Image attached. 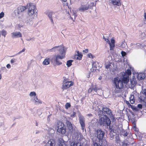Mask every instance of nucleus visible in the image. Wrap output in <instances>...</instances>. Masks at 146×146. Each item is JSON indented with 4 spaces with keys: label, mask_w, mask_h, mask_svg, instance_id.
Instances as JSON below:
<instances>
[{
    "label": "nucleus",
    "mask_w": 146,
    "mask_h": 146,
    "mask_svg": "<svg viewBox=\"0 0 146 146\" xmlns=\"http://www.w3.org/2000/svg\"><path fill=\"white\" fill-rule=\"evenodd\" d=\"M66 123L69 132L72 133V138L75 139L74 141L71 143L70 146H81V144L85 139L83 138L80 132L78 130L73 129L72 124L70 121H67Z\"/></svg>",
    "instance_id": "f257e3e1"
},
{
    "label": "nucleus",
    "mask_w": 146,
    "mask_h": 146,
    "mask_svg": "<svg viewBox=\"0 0 146 146\" xmlns=\"http://www.w3.org/2000/svg\"><path fill=\"white\" fill-rule=\"evenodd\" d=\"M48 51L49 52H56L59 53L55 56H53L51 59V62L53 63L54 66L62 64V62L59 61L58 59H62L65 57V52L63 45L55 46L50 49H48Z\"/></svg>",
    "instance_id": "f03ea898"
},
{
    "label": "nucleus",
    "mask_w": 146,
    "mask_h": 146,
    "mask_svg": "<svg viewBox=\"0 0 146 146\" xmlns=\"http://www.w3.org/2000/svg\"><path fill=\"white\" fill-rule=\"evenodd\" d=\"M98 109L97 112L96 113L99 116H102L108 115L111 119L113 118L111 110L107 108H104L101 106Z\"/></svg>",
    "instance_id": "7ed1b4c3"
},
{
    "label": "nucleus",
    "mask_w": 146,
    "mask_h": 146,
    "mask_svg": "<svg viewBox=\"0 0 146 146\" xmlns=\"http://www.w3.org/2000/svg\"><path fill=\"white\" fill-rule=\"evenodd\" d=\"M113 82L116 88L115 90V93H118L121 92V89L123 88V83H124L122 78L121 80L118 77L114 78Z\"/></svg>",
    "instance_id": "20e7f679"
},
{
    "label": "nucleus",
    "mask_w": 146,
    "mask_h": 146,
    "mask_svg": "<svg viewBox=\"0 0 146 146\" xmlns=\"http://www.w3.org/2000/svg\"><path fill=\"white\" fill-rule=\"evenodd\" d=\"M27 9H28L27 11L28 15L29 16L34 17L36 10L35 5L32 3H29L27 5Z\"/></svg>",
    "instance_id": "39448f33"
},
{
    "label": "nucleus",
    "mask_w": 146,
    "mask_h": 146,
    "mask_svg": "<svg viewBox=\"0 0 146 146\" xmlns=\"http://www.w3.org/2000/svg\"><path fill=\"white\" fill-rule=\"evenodd\" d=\"M100 117V116H99ZM99 119L98 123L101 125L105 126H110L111 124V121L110 119L107 115L101 116Z\"/></svg>",
    "instance_id": "423d86ee"
},
{
    "label": "nucleus",
    "mask_w": 146,
    "mask_h": 146,
    "mask_svg": "<svg viewBox=\"0 0 146 146\" xmlns=\"http://www.w3.org/2000/svg\"><path fill=\"white\" fill-rule=\"evenodd\" d=\"M131 72L130 70L127 69L125 72H122V75L123 76L122 79L125 84L127 83L129 81V76L131 74Z\"/></svg>",
    "instance_id": "0eeeda50"
},
{
    "label": "nucleus",
    "mask_w": 146,
    "mask_h": 146,
    "mask_svg": "<svg viewBox=\"0 0 146 146\" xmlns=\"http://www.w3.org/2000/svg\"><path fill=\"white\" fill-rule=\"evenodd\" d=\"M26 9L27 6H19L17 9L15 10L13 15L19 17L21 14V13L25 10Z\"/></svg>",
    "instance_id": "6e6552de"
},
{
    "label": "nucleus",
    "mask_w": 146,
    "mask_h": 146,
    "mask_svg": "<svg viewBox=\"0 0 146 146\" xmlns=\"http://www.w3.org/2000/svg\"><path fill=\"white\" fill-rule=\"evenodd\" d=\"M98 92L100 91L101 92H102V90L100 87L97 86L96 85L94 86L92 84L91 87L88 90V92L91 93L92 92L94 94H98Z\"/></svg>",
    "instance_id": "1a4fd4ad"
},
{
    "label": "nucleus",
    "mask_w": 146,
    "mask_h": 146,
    "mask_svg": "<svg viewBox=\"0 0 146 146\" xmlns=\"http://www.w3.org/2000/svg\"><path fill=\"white\" fill-rule=\"evenodd\" d=\"M90 8L89 4L87 2H83L82 3L78 9L80 12H84Z\"/></svg>",
    "instance_id": "9d476101"
},
{
    "label": "nucleus",
    "mask_w": 146,
    "mask_h": 146,
    "mask_svg": "<svg viewBox=\"0 0 146 146\" xmlns=\"http://www.w3.org/2000/svg\"><path fill=\"white\" fill-rule=\"evenodd\" d=\"M58 127L57 131L58 132L62 134L65 133L66 130L64 126V124L63 123L59 122L58 123Z\"/></svg>",
    "instance_id": "9b49d317"
},
{
    "label": "nucleus",
    "mask_w": 146,
    "mask_h": 146,
    "mask_svg": "<svg viewBox=\"0 0 146 146\" xmlns=\"http://www.w3.org/2000/svg\"><path fill=\"white\" fill-rule=\"evenodd\" d=\"M103 39L105 40L109 45L110 47V50H113L115 47V40L112 38L111 40V42L108 39L105 38L104 36H103Z\"/></svg>",
    "instance_id": "f8f14e48"
},
{
    "label": "nucleus",
    "mask_w": 146,
    "mask_h": 146,
    "mask_svg": "<svg viewBox=\"0 0 146 146\" xmlns=\"http://www.w3.org/2000/svg\"><path fill=\"white\" fill-rule=\"evenodd\" d=\"M73 83L72 81L63 82L62 83V91L66 90L73 84Z\"/></svg>",
    "instance_id": "ddd939ff"
},
{
    "label": "nucleus",
    "mask_w": 146,
    "mask_h": 146,
    "mask_svg": "<svg viewBox=\"0 0 146 146\" xmlns=\"http://www.w3.org/2000/svg\"><path fill=\"white\" fill-rule=\"evenodd\" d=\"M78 119L81 125V129L84 131L85 128V118L83 116L81 115H80L79 116Z\"/></svg>",
    "instance_id": "4468645a"
},
{
    "label": "nucleus",
    "mask_w": 146,
    "mask_h": 146,
    "mask_svg": "<svg viewBox=\"0 0 146 146\" xmlns=\"http://www.w3.org/2000/svg\"><path fill=\"white\" fill-rule=\"evenodd\" d=\"M96 132L97 137L98 139L100 140H102L104 135V132L101 129H99L97 130Z\"/></svg>",
    "instance_id": "2eb2a0df"
},
{
    "label": "nucleus",
    "mask_w": 146,
    "mask_h": 146,
    "mask_svg": "<svg viewBox=\"0 0 146 146\" xmlns=\"http://www.w3.org/2000/svg\"><path fill=\"white\" fill-rule=\"evenodd\" d=\"M34 18L33 16H28L23 20V22L28 25H31L33 23V20Z\"/></svg>",
    "instance_id": "dca6fc26"
},
{
    "label": "nucleus",
    "mask_w": 146,
    "mask_h": 146,
    "mask_svg": "<svg viewBox=\"0 0 146 146\" xmlns=\"http://www.w3.org/2000/svg\"><path fill=\"white\" fill-rule=\"evenodd\" d=\"M46 15L48 16L52 23L53 24V19H55L56 17L55 13L52 11H49L46 13Z\"/></svg>",
    "instance_id": "f3484780"
},
{
    "label": "nucleus",
    "mask_w": 146,
    "mask_h": 146,
    "mask_svg": "<svg viewBox=\"0 0 146 146\" xmlns=\"http://www.w3.org/2000/svg\"><path fill=\"white\" fill-rule=\"evenodd\" d=\"M11 36L12 38H14L18 37H21L22 35L19 32H15L11 33Z\"/></svg>",
    "instance_id": "a211bd4d"
},
{
    "label": "nucleus",
    "mask_w": 146,
    "mask_h": 146,
    "mask_svg": "<svg viewBox=\"0 0 146 146\" xmlns=\"http://www.w3.org/2000/svg\"><path fill=\"white\" fill-rule=\"evenodd\" d=\"M110 3L115 6L121 5L120 0H109Z\"/></svg>",
    "instance_id": "6ab92c4d"
},
{
    "label": "nucleus",
    "mask_w": 146,
    "mask_h": 146,
    "mask_svg": "<svg viewBox=\"0 0 146 146\" xmlns=\"http://www.w3.org/2000/svg\"><path fill=\"white\" fill-rule=\"evenodd\" d=\"M55 140L53 139H50L46 144L45 146H55Z\"/></svg>",
    "instance_id": "aec40b11"
},
{
    "label": "nucleus",
    "mask_w": 146,
    "mask_h": 146,
    "mask_svg": "<svg viewBox=\"0 0 146 146\" xmlns=\"http://www.w3.org/2000/svg\"><path fill=\"white\" fill-rule=\"evenodd\" d=\"M136 76L138 79L139 80H142L145 77V74L143 73L137 74Z\"/></svg>",
    "instance_id": "412c9836"
},
{
    "label": "nucleus",
    "mask_w": 146,
    "mask_h": 146,
    "mask_svg": "<svg viewBox=\"0 0 146 146\" xmlns=\"http://www.w3.org/2000/svg\"><path fill=\"white\" fill-rule=\"evenodd\" d=\"M92 68H94L96 69L99 68L100 67L99 63L97 62H93L92 64Z\"/></svg>",
    "instance_id": "4be33fe9"
},
{
    "label": "nucleus",
    "mask_w": 146,
    "mask_h": 146,
    "mask_svg": "<svg viewBox=\"0 0 146 146\" xmlns=\"http://www.w3.org/2000/svg\"><path fill=\"white\" fill-rule=\"evenodd\" d=\"M130 84L129 86L130 88H133L136 84V82L135 80H130Z\"/></svg>",
    "instance_id": "5701e85b"
},
{
    "label": "nucleus",
    "mask_w": 146,
    "mask_h": 146,
    "mask_svg": "<svg viewBox=\"0 0 146 146\" xmlns=\"http://www.w3.org/2000/svg\"><path fill=\"white\" fill-rule=\"evenodd\" d=\"M58 146H66L63 140L62 139H60L58 140Z\"/></svg>",
    "instance_id": "b1692460"
},
{
    "label": "nucleus",
    "mask_w": 146,
    "mask_h": 146,
    "mask_svg": "<svg viewBox=\"0 0 146 146\" xmlns=\"http://www.w3.org/2000/svg\"><path fill=\"white\" fill-rule=\"evenodd\" d=\"M98 102L97 101H95L93 103V109L96 111L97 112L98 110H99L98 109L99 108H99V107H98V106L96 107V106Z\"/></svg>",
    "instance_id": "393cba45"
},
{
    "label": "nucleus",
    "mask_w": 146,
    "mask_h": 146,
    "mask_svg": "<svg viewBox=\"0 0 146 146\" xmlns=\"http://www.w3.org/2000/svg\"><path fill=\"white\" fill-rule=\"evenodd\" d=\"M35 101L34 103L36 105H38L39 104H42V101L38 99L37 97H36L34 99Z\"/></svg>",
    "instance_id": "a878e982"
},
{
    "label": "nucleus",
    "mask_w": 146,
    "mask_h": 146,
    "mask_svg": "<svg viewBox=\"0 0 146 146\" xmlns=\"http://www.w3.org/2000/svg\"><path fill=\"white\" fill-rule=\"evenodd\" d=\"M127 45V43L125 42V40L122 42L121 44H119V46L122 48H125Z\"/></svg>",
    "instance_id": "bb28decb"
},
{
    "label": "nucleus",
    "mask_w": 146,
    "mask_h": 146,
    "mask_svg": "<svg viewBox=\"0 0 146 146\" xmlns=\"http://www.w3.org/2000/svg\"><path fill=\"white\" fill-rule=\"evenodd\" d=\"M114 133L113 131L111 130L110 131V133H109V135L111 140H113L114 138V135L113 134Z\"/></svg>",
    "instance_id": "cd10ccee"
},
{
    "label": "nucleus",
    "mask_w": 146,
    "mask_h": 146,
    "mask_svg": "<svg viewBox=\"0 0 146 146\" xmlns=\"http://www.w3.org/2000/svg\"><path fill=\"white\" fill-rule=\"evenodd\" d=\"M50 63V60L49 58L45 59L43 62V64L44 65H47Z\"/></svg>",
    "instance_id": "c85d7f7f"
},
{
    "label": "nucleus",
    "mask_w": 146,
    "mask_h": 146,
    "mask_svg": "<svg viewBox=\"0 0 146 146\" xmlns=\"http://www.w3.org/2000/svg\"><path fill=\"white\" fill-rule=\"evenodd\" d=\"M1 33L2 36H4L5 37L7 34V32L4 29L2 30L1 32Z\"/></svg>",
    "instance_id": "c756f323"
},
{
    "label": "nucleus",
    "mask_w": 146,
    "mask_h": 146,
    "mask_svg": "<svg viewBox=\"0 0 146 146\" xmlns=\"http://www.w3.org/2000/svg\"><path fill=\"white\" fill-rule=\"evenodd\" d=\"M139 99L141 102H143L145 103H146V97L140 96Z\"/></svg>",
    "instance_id": "7c9ffc66"
},
{
    "label": "nucleus",
    "mask_w": 146,
    "mask_h": 146,
    "mask_svg": "<svg viewBox=\"0 0 146 146\" xmlns=\"http://www.w3.org/2000/svg\"><path fill=\"white\" fill-rule=\"evenodd\" d=\"M73 61L72 60H69L67 61L66 65L68 67H70L72 65V63Z\"/></svg>",
    "instance_id": "2f4dec72"
},
{
    "label": "nucleus",
    "mask_w": 146,
    "mask_h": 146,
    "mask_svg": "<svg viewBox=\"0 0 146 146\" xmlns=\"http://www.w3.org/2000/svg\"><path fill=\"white\" fill-rule=\"evenodd\" d=\"M141 92L145 96V97H146V89H142V90Z\"/></svg>",
    "instance_id": "473e14b6"
},
{
    "label": "nucleus",
    "mask_w": 146,
    "mask_h": 146,
    "mask_svg": "<svg viewBox=\"0 0 146 146\" xmlns=\"http://www.w3.org/2000/svg\"><path fill=\"white\" fill-rule=\"evenodd\" d=\"M29 95L31 96H35L36 95V94L35 92H32L30 93Z\"/></svg>",
    "instance_id": "72a5a7b5"
},
{
    "label": "nucleus",
    "mask_w": 146,
    "mask_h": 146,
    "mask_svg": "<svg viewBox=\"0 0 146 146\" xmlns=\"http://www.w3.org/2000/svg\"><path fill=\"white\" fill-rule=\"evenodd\" d=\"M71 106V105L69 103H67L65 105V108L66 109H68Z\"/></svg>",
    "instance_id": "f704fd0d"
},
{
    "label": "nucleus",
    "mask_w": 146,
    "mask_h": 146,
    "mask_svg": "<svg viewBox=\"0 0 146 146\" xmlns=\"http://www.w3.org/2000/svg\"><path fill=\"white\" fill-rule=\"evenodd\" d=\"M74 58L76 59L80 60L81 59V55L80 56V57H79L78 55L76 54L74 56Z\"/></svg>",
    "instance_id": "c9c22d12"
},
{
    "label": "nucleus",
    "mask_w": 146,
    "mask_h": 146,
    "mask_svg": "<svg viewBox=\"0 0 146 146\" xmlns=\"http://www.w3.org/2000/svg\"><path fill=\"white\" fill-rule=\"evenodd\" d=\"M88 56L90 58L93 59L94 58V56L91 53H89L88 54Z\"/></svg>",
    "instance_id": "e433bc0d"
},
{
    "label": "nucleus",
    "mask_w": 146,
    "mask_h": 146,
    "mask_svg": "<svg viewBox=\"0 0 146 146\" xmlns=\"http://www.w3.org/2000/svg\"><path fill=\"white\" fill-rule=\"evenodd\" d=\"M92 140L93 142L92 146H99L97 143L95 141H94L93 139H92Z\"/></svg>",
    "instance_id": "4c0bfd02"
},
{
    "label": "nucleus",
    "mask_w": 146,
    "mask_h": 146,
    "mask_svg": "<svg viewBox=\"0 0 146 146\" xmlns=\"http://www.w3.org/2000/svg\"><path fill=\"white\" fill-rule=\"evenodd\" d=\"M121 54L122 56L123 57L125 56L126 54V53L125 52L123 51L121 52Z\"/></svg>",
    "instance_id": "58836bf2"
},
{
    "label": "nucleus",
    "mask_w": 146,
    "mask_h": 146,
    "mask_svg": "<svg viewBox=\"0 0 146 146\" xmlns=\"http://www.w3.org/2000/svg\"><path fill=\"white\" fill-rule=\"evenodd\" d=\"M129 143H128L124 142L123 143L122 145L123 146H127L128 145Z\"/></svg>",
    "instance_id": "ea45409f"
},
{
    "label": "nucleus",
    "mask_w": 146,
    "mask_h": 146,
    "mask_svg": "<svg viewBox=\"0 0 146 146\" xmlns=\"http://www.w3.org/2000/svg\"><path fill=\"white\" fill-rule=\"evenodd\" d=\"M134 95H132L130 97V100H135L134 98Z\"/></svg>",
    "instance_id": "a19ab883"
},
{
    "label": "nucleus",
    "mask_w": 146,
    "mask_h": 146,
    "mask_svg": "<svg viewBox=\"0 0 146 146\" xmlns=\"http://www.w3.org/2000/svg\"><path fill=\"white\" fill-rule=\"evenodd\" d=\"M144 23L146 24V14L145 13H144Z\"/></svg>",
    "instance_id": "79ce46f5"
},
{
    "label": "nucleus",
    "mask_w": 146,
    "mask_h": 146,
    "mask_svg": "<svg viewBox=\"0 0 146 146\" xmlns=\"http://www.w3.org/2000/svg\"><path fill=\"white\" fill-rule=\"evenodd\" d=\"M4 13L3 12H2L0 13V19L3 17L4 15Z\"/></svg>",
    "instance_id": "37998d69"
},
{
    "label": "nucleus",
    "mask_w": 146,
    "mask_h": 146,
    "mask_svg": "<svg viewBox=\"0 0 146 146\" xmlns=\"http://www.w3.org/2000/svg\"><path fill=\"white\" fill-rule=\"evenodd\" d=\"M16 60L15 59H11V64H13L15 62Z\"/></svg>",
    "instance_id": "c03bdc74"
},
{
    "label": "nucleus",
    "mask_w": 146,
    "mask_h": 146,
    "mask_svg": "<svg viewBox=\"0 0 146 146\" xmlns=\"http://www.w3.org/2000/svg\"><path fill=\"white\" fill-rule=\"evenodd\" d=\"M76 55H78V56H79V57H80V56L81 55V58H82V54L80 53L79 52V51H78L77 52V54H76Z\"/></svg>",
    "instance_id": "a18cd8bd"
},
{
    "label": "nucleus",
    "mask_w": 146,
    "mask_h": 146,
    "mask_svg": "<svg viewBox=\"0 0 146 146\" xmlns=\"http://www.w3.org/2000/svg\"><path fill=\"white\" fill-rule=\"evenodd\" d=\"M76 115V113L75 112H73L72 114L70 116L71 117H74Z\"/></svg>",
    "instance_id": "49530a36"
},
{
    "label": "nucleus",
    "mask_w": 146,
    "mask_h": 146,
    "mask_svg": "<svg viewBox=\"0 0 146 146\" xmlns=\"http://www.w3.org/2000/svg\"><path fill=\"white\" fill-rule=\"evenodd\" d=\"M94 3H91L90 5H89V7H90V8L94 6Z\"/></svg>",
    "instance_id": "de8ad7c7"
},
{
    "label": "nucleus",
    "mask_w": 146,
    "mask_h": 146,
    "mask_svg": "<svg viewBox=\"0 0 146 146\" xmlns=\"http://www.w3.org/2000/svg\"><path fill=\"white\" fill-rule=\"evenodd\" d=\"M25 49L24 48H23L22 50H21L20 52H19L18 53V54H20L21 53L24 52L25 51Z\"/></svg>",
    "instance_id": "09e8293b"
},
{
    "label": "nucleus",
    "mask_w": 146,
    "mask_h": 146,
    "mask_svg": "<svg viewBox=\"0 0 146 146\" xmlns=\"http://www.w3.org/2000/svg\"><path fill=\"white\" fill-rule=\"evenodd\" d=\"M137 107L140 109H141L142 107V105L141 104H138L137 105Z\"/></svg>",
    "instance_id": "8fccbe9b"
},
{
    "label": "nucleus",
    "mask_w": 146,
    "mask_h": 146,
    "mask_svg": "<svg viewBox=\"0 0 146 146\" xmlns=\"http://www.w3.org/2000/svg\"><path fill=\"white\" fill-rule=\"evenodd\" d=\"M6 66L7 68L8 69H10L11 68V66L9 64H7Z\"/></svg>",
    "instance_id": "3c124183"
},
{
    "label": "nucleus",
    "mask_w": 146,
    "mask_h": 146,
    "mask_svg": "<svg viewBox=\"0 0 146 146\" xmlns=\"http://www.w3.org/2000/svg\"><path fill=\"white\" fill-rule=\"evenodd\" d=\"M88 49H85V50H83V52H85L86 53H87L88 52Z\"/></svg>",
    "instance_id": "603ef678"
},
{
    "label": "nucleus",
    "mask_w": 146,
    "mask_h": 146,
    "mask_svg": "<svg viewBox=\"0 0 146 146\" xmlns=\"http://www.w3.org/2000/svg\"><path fill=\"white\" fill-rule=\"evenodd\" d=\"M110 65L109 64H107L106 66V68L107 69H108L110 67Z\"/></svg>",
    "instance_id": "864d4df0"
},
{
    "label": "nucleus",
    "mask_w": 146,
    "mask_h": 146,
    "mask_svg": "<svg viewBox=\"0 0 146 146\" xmlns=\"http://www.w3.org/2000/svg\"><path fill=\"white\" fill-rule=\"evenodd\" d=\"M39 133V131L38 130H36L35 131L34 133H35V134L38 133Z\"/></svg>",
    "instance_id": "5fc2aeb1"
},
{
    "label": "nucleus",
    "mask_w": 146,
    "mask_h": 146,
    "mask_svg": "<svg viewBox=\"0 0 146 146\" xmlns=\"http://www.w3.org/2000/svg\"><path fill=\"white\" fill-rule=\"evenodd\" d=\"M130 103L131 104H133L134 103L135 101V100H130Z\"/></svg>",
    "instance_id": "6e6d98bb"
},
{
    "label": "nucleus",
    "mask_w": 146,
    "mask_h": 146,
    "mask_svg": "<svg viewBox=\"0 0 146 146\" xmlns=\"http://www.w3.org/2000/svg\"><path fill=\"white\" fill-rule=\"evenodd\" d=\"M126 103L128 105V106H132L129 103V102L127 101L126 102Z\"/></svg>",
    "instance_id": "4d7b16f0"
},
{
    "label": "nucleus",
    "mask_w": 146,
    "mask_h": 146,
    "mask_svg": "<svg viewBox=\"0 0 146 146\" xmlns=\"http://www.w3.org/2000/svg\"><path fill=\"white\" fill-rule=\"evenodd\" d=\"M127 135V132L125 133H124L123 135L124 136H126Z\"/></svg>",
    "instance_id": "13d9d810"
},
{
    "label": "nucleus",
    "mask_w": 146,
    "mask_h": 146,
    "mask_svg": "<svg viewBox=\"0 0 146 146\" xmlns=\"http://www.w3.org/2000/svg\"><path fill=\"white\" fill-rule=\"evenodd\" d=\"M73 15H74V17H76V13H73Z\"/></svg>",
    "instance_id": "bf43d9fd"
},
{
    "label": "nucleus",
    "mask_w": 146,
    "mask_h": 146,
    "mask_svg": "<svg viewBox=\"0 0 146 146\" xmlns=\"http://www.w3.org/2000/svg\"><path fill=\"white\" fill-rule=\"evenodd\" d=\"M137 46H141V44L139 43H137Z\"/></svg>",
    "instance_id": "052dcab7"
},
{
    "label": "nucleus",
    "mask_w": 146,
    "mask_h": 146,
    "mask_svg": "<svg viewBox=\"0 0 146 146\" xmlns=\"http://www.w3.org/2000/svg\"><path fill=\"white\" fill-rule=\"evenodd\" d=\"M134 44H133V43H131L130 44V46H133V45H134Z\"/></svg>",
    "instance_id": "680f3d73"
},
{
    "label": "nucleus",
    "mask_w": 146,
    "mask_h": 146,
    "mask_svg": "<svg viewBox=\"0 0 146 146\" xmlns=\"http://www.w3.org/2000/svg\"><path fill=\"white\" fill-rule=\"evenodd\" d=\"M30 40H35V38H30Z\"/></svg>",
    "instance_id": "e2e57ef3"
},
{
    "label": "nucleus",
    "mask_w": 146,
    "mask_h": 146,
    "mask_svg": "<svg viewBox=\"0 0 146 146\" xmlns=\"http://www.w3.org/2000/svg\"><path fill=\"white\" fill-rule=\"evenodd\" d=\"M27 41H30V40H30V38H29L27 39Z\"/></svg>",
    "instance_id": "0e129e2a"
},
{
    "label": "nucleus",
    "mask_w": 146,
    "mask_h": 146,
    "mask_svg": "<svg viewBox=\"0 0 146 146\" xmlns=\"http://www.w3.org/2000/svg\"><path fill=\"white\" fill-rule=\"evenodd\" d=\"M99 79L100 80H101L102 79V77H100L99 78Z\"/></svg>",
    "instance_id": "69168bd1"
},
{
    "label": "nucleus",
    "mask_w": 146,
    "mask_h": 146,
    "mask_svg": "<svg viewBox=\"0 0 146 146\" xmlns=\"http://www.w3.org/2000/svg\"><path fill=\"white\" fill-rule=\"evenodd\" d=\"M67 0H62V1L63 2H65Z\"/></svg>",
    "instance_id": "338daca9"
},
{
    "label": "nucleus",
    "mask_w": 146,
    "mask_h": 146,
    "mask_svg": "<svg viewBox=\"0 0 146 146\" xmlns=\"http://www.w3.org/2000/svg\"><path fill=\"white\" fill-rule=\"evenodd\" d=\"M88 115L90 116H92V115L91 114H88Z\"/></svg>",
    "instance_id": "774afa93"
}]
</instances>
